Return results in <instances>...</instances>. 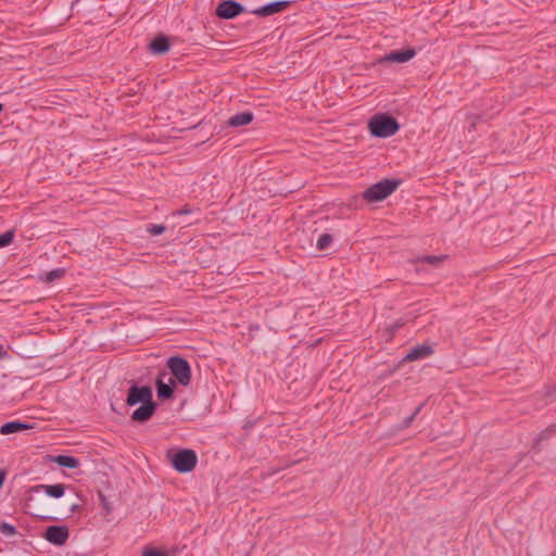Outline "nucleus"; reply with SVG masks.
<instances>
[{
    "label": "nucleus",
    "mask_w": 556,
    "mask_h": 556,
    "mask_svg": "<svg viewBox=\"0 0 556 556\" xmlns=\"http://www.w3.org/2000/svg\"><path fill=\"white\" fill-rule=\"evenodd\" d=\"M66 490V485L63 483H55V484H37L33 485L27 490V495L24 498V508L27 514H30L37 519L41 520H58L54 516H47L43 514L38 513L36 509H34L33 503L35 502L34 493H40L45 492L47 496L53 497V498H61L64 496Z\"/></svg>",
    "instance_id": "nucleus-1"
},
{
    "label": "nucleus",
    "mask_w": 556,
    "mask_h": 556,
    "mask_svg": "<svg viewBox=\"0 0 556 556\" xmlns=\"http://www.w3.org/2000/svg\"><path fill=\"white\" fill-rule=\"evenodd\" d=\"M368 129L374 137L389 138L399 131L400 124L392 115L380 113L369 119Z\"/></svg>",
    "instance_id": "nucleus-2"
},
{
    "label": "nucleus",
    "mask_w": 556,
    "mask_h": 556,
    "mask_svg": "<svg viewBox=\"0 0 556 556\" xmlns=\"http://www.w3.org/2000/svg\"><path fill=\"white\" fill-rule=\"evenodd\" d=\"M172 378L176 383L188 387L191 382L192 371L189 362L182 356H170L166 361Z\"/></svg>",
    "instance_id": "nucleus-3"
},
{
    "label": "nucleus",
    "mask_w": 556,
    "mask_h": 556,
    "mask_svg": "<svg viewBox=\"0 0 556 556\" xmlns=\"http://www.w3.org/2000/svg\"><path fill=\"white\" fill-rule=\"evenodd\" d=\"M400 184L401 180L399 179H384L378 181L364 191L363 198L370 203L383 201L397 189Z\"/></svg>",
    "instance_id": "nucleus-4"
},
{
    "label": "nucleus",
    "mask_w": 556,
    "mask_h": 556,
    "mask_svg": "<svg viewBox=\"0 0 556 556\" xmlns=\"http://www.w3.org/2000/svg\"><path fill=\"white\" fill-rule=\"evenodd\" d=\"M198 463V456L193 450L182 448L172 457L173 468L180 473L192 471Z\"/></svg>",
    "instance_id": "nucleus-5"
},
{
    "label": "nucleus",
    "mask_w": 556,
    "mask_h": 556,
    "mask_svg": "<svg viewBox=\"0 0 556 556\" xmlns=\"http://www.w3.org/2000/svg\"><path fill=\"white\" fill-rule=\"evenodd\" d=\"M247 8L235 0H220L215 9V15L220 20H232L248 12Z\"/></svg>",
    "instance_id": "nucleus-6"
},
{
    "label": "nucleus",
    "mask_w": 556,
    "mask_h": 556,
    "mask_svg": "<svg viewBox=\"0 0 556 556\" xmlns=\"http://www.w3.org/2000/svg\"><path fill=\"white\" fill-rule=\"evenodd\" d=\"M176 382L166 371L159 372L155 379L156 395L160 400H169L174 395Z\"/></svg>",
    "instance_id": "nucleus-7"
},
{
    "label": "nucleus",
    "mask_w": 556,
    "mask_h": 556,
    "mask_svg": "<svg viewBox=\"0 0 556 556\" xmlns=\"http://www.w3.org/2000/svg\"><path fill=\"white\" fill-rule=\"evenodd\" d=\"M153 401L152 388L149 386L132 384L127 394L126 404L128 406H135L137 404H143L146 402Z\"/></svg>",
    "instance_id": "nucleus-8"
},
{
    "label": "nucleus",
    "mask_w": 556,
    "mask_h": 556,
    "mask_svg": "<svg viewBox=\"0 0 556 556\" xmlns=\"http://www.w3.org/2000/svg\"><path fill=\"white\" fill-rule=\"evenodd\" d=\"M42 538L52 545L63 546L70 538V529L67 526H49L42 533Z\"/></svg>",
    "instance_id": "nucleus-9"
},
{
    "label": "nucleus",
    "mask_w": 556,
    "mask_h": 556,
    "mask_svg": "<svg viewBox=\"0 0 556 556\" xmlns=\"http://www.w3.org/2000/svg\"><path fill=\"white\" fill-rule=\"evenodd\" d=\"M293 3L292 0H276L261 5L256 9L250 10L249 13L258 17H267L280 13L288 9Z\"/></svg>",
    "instance_id": "nucleus-10"
},
{
    "label": "nucleus",
    "mask_w": 556,
    "mask_h": 556,
    "mask_svg": "<svg viewBox=\"0 0 556 556\" xmlns=\"http://www.w3.org/2000/svg\"><path fill=\"white\" fill-rule=\"evenodd\" d=\"M416 55L414 48H407L404 50H393L390 53L379 59V63L392 62V63H405L412 60Z\"/></svg>",
    "instance_id": "nucleus-11"
},
{
    "label": "nucleus",
    "mask_w": 556,
    "mask_h": 556,
    "mask_svg": "<svg viewBox=\"0 0 556 556\" xmlns=\"http://www.w3.org/2000/svg\"><path fill=\"white\" fill-rule=\"evenodd\" d=\"M156 407L157 404L154 401L146 402L132 412L131 419L136 422L143 424L152 418Z\"/></svg>",
    "instance_id": "nucleus-12"
},
{
    "label": "nucleus",
    "mask_w": 556,
    "mask_h": 556,
    "mask_svg": "<svg viewBox=\"0 0 556 556\" xmlns=\"http://www.w3.org/2000/svg\"><path fill=\"white\" fill-rule=\"evenodd\" d=\"M434 350L431 345L420 344L412 348L409 352L403 357L402 362H415L431 356Z\"/></svg>",
    "instance_id": "nucleus-13"
},
{
    "label": "nucleus",
    "mask_w": 556,
    "mask_h": 556,
    "mask_svg": "<svg viewBox=\"0 0 556 556\" xmlns=\"http://www.w3.org/2000/svg\"><path fill=\"white\" fill-rule=\"evenodd\" d=\"M170 49L169 37L164 34H159L149 43V50L154 55H163Z\"/></svg>",
    "instance_id": "nucleus-14"
},
{
    "label": "nucleus",
    "mask_w": 556,
    "mask_h": 556,
    "mask_svg": "<svg viewBox=\"0 0 556 556\" xmlns=\"http://www.w3.org/2000/svg\"><path fill=\"white\" fill-rule=\"evenodd\" d=\"M31 428H33L31 425H28L21 420H13V421H8V422H4L3 425H1L0 433L3 435H8V434H12V433H17V432H21L24 430H28Z\"/></svg>",
    "instance_id": "nucleus-15"
},
{
    "label": "nucleus",
    "mask_w": 556,
    "mask_h": 556,
    "mask_svg": "<svg viewBox=\"0 0 556 556\" xmlns=\"http://www.w3.org/2000/svg\"><path fill=\"white\" fill-rule=\"evenodd\" d=\"M253 118H254V115L252 112H249V111L240 112V113L232 115L228 119L227 125L230 127H241V126L249 125L253 121Z\"/></svg>",
    "instance_id": "nucleus-16"
},
{
    "label": "nucleus",
    "mask_w": 556,
    "mask_h": 556,
    "mask_svg": "<svg viewBox=\"0 0 556 556\" xmlns=\"http://www.w3.org/2000/svg\"><path fill=\"white\" fill-rule=\"evenodd\" d=\"M51 460L60 467L67 469H75L79 466V460L71 455H56L51 456Z\"/></svg>",
    "instance_id": "nucleus-17"
},
{
    "label": "nucleus",
    "mask_w": 556,
    "mask_h": 556,
    "mask_svg": "<svg viewBox=\"0 0 556 556\" xmlns=\"http://www.w3.org/2000/svg\"><path fill=\"white\" fill-rule=\"evenodd\" d=\"M446 258V255H422L418 256L414 260L415 264H427L432 267H439L443 261Z\"/></svg>",
    "instance_id": "nucleus-18"
},
{
    "label": "nucleus",
    "mask_w": 556,
    "mask_h": 556,
    "mask_svg": "<svg viewBox=\"0 0 556 556\" xmlns=\"http://www.w3.org/2000/svg\"><path fill=\"white\" fill-rule=\"evenodd\" d=\"M64 268H55L40 276V279L47 283L60 280L65 276Z\"/></svg>",
    "instance_id": "nucleus-19"
},
{
    "label": "nucleus",
    "mask_w": 556,
    "mask_h": 556,
    "mask_svg": "<svg viewBox=\"0 0 556 556\" xmlns=\"http://www.w3.org/2000/svg\"><path fill=\"white\" fill-rule=\"evenodd\" d=\"M332 241H333L332 235L321 233L316 241V248L319 251H325L331 245Z\"/></svg>",
    "instance_id": "nucleus-20"
},
{
    "label": "nucleus",
    "mask_w": 556,
    "mask_h": 556,
    "mask_svg": "<svg viewBox=\"0 0 556 556\" xmlns=\"http://www.w3.org/2000/svg\"><path fill=\"white\" fill-rule=\"evenodd\" d=\"M556 433V425H551L541 431L536 437V442H542L551 439Z\"/></svg>",
    "instance_id": "nucleus-21"
},
{
    "label": "nucleus",
    "mask_w": 556,
    "mask_h": 556,
    "mask_svg": "<svg viewBox=\"0 0 556 556\" xmlns=\"http://www.w3.org/2000/svg\"><path fill=\"white\" fill-rule=\"evenodd\" d=\"M0 532L5 536H13L17 533L16 528L5 521L0 522Z\"/></svg>",
    "instance_id": "nucleus-22"
},
{
    "label": "nucleus",
    "mask_w": 556,
    "mask_h": 556,
    "mask_svg": "<svg viewBox=\"0 0 556 556\" xmlns=\"http://www.w3.org/2000/svg\"><path fill=\"white\" fill-rule=\"evenodd\" d=\"M14 239V231L8 230L0 235V248L10 245Z\"/></svg>",
    "instance_id": "nucleus-23"
},
{
    "label": "nucleus",
    "mask_w": 556,
    "mask_h": 556,
    "mask_svg": "<svg viewBox=\"0 0 556 556\" xmlns=\"http://www.w3.org/2000/svg\"><path fill=\"white\" fill-rule=\"evenodd\" d=\"M164 225L159 224H151L148 226L147 231L152 236H160L165 231Z\"/></svg>",
    "instance_id": "nucleus-24"
},
{
    "label": "nucleus",
    "mask_w": 556,
    "mask_h": 556,
    "mask_svg": "<svg viewBox=\"0 0 556 556\" xmlns=\"http://www.w3.org/2000/svg\"><path fill=\"white\" fill-rule=\"evenodd\" d=\"M142 556H166V554L154 548H147L144 549Z\"/></svg>",
    "instance_id": "nucleus-25"
},
{
    "label": "nucleus",
    "mask_w": 556,
    "mask_h": 556,
    "mask_svg": "<svg viewBox=\"0 0 556 556\" xmlns=\"http://www.w3.org/2000/svg\"><path fill=\"white\" fill-rule=\"evenodd\" d=\"M415 418L416 417L413 414L409 415L408 417H406L403 421V428H408L412 425V422L415 420Z\"/></svg>",
    "instance_id": "nucleus-26"
},
{
    "label": "nucleus",
    "mask_w": 556,
    "mask_h": 556,
    "mask_svg": "<svg viewBox=\"0 0 556 556\" xmlns=\"http://www.w3.org/2000/svg\"><path fill=\"white\" fill-rule=\"evenodd\" d=\"M191 213V208L188 205H185L181 210H178L175 214L182 215Z\"/></svg>",
    "instance_id": "nucleus-27"
},
{
    "label": "nucleus",
    "mask_w": 556,
    "mask_h": 556,
    "mask_svg": "<svg viewBox=\"0 0 556 556\" xmlns=\"http://www.w3.org/2000/svg\"><path fill=\"white\" fill-rule=\"evenodd\" d=\"M9 357L8 351L0 344V358L5 359Z\"/></svg>",
    "instance_id": "nucleus-28"
},
{
    "label": "nucleus",
    "mask_w": 556,
    "mask_h": 556,
    "mask_svg": "<svg viewBox=\"0 0 556 556\" xmlns=\"http://www.w3.org/2000/svg\"><path fill=\"white\" fill-rule=\"evenodd\" d=\"M424 406H425V403L419 404L412 414L416 417L421 412Z\"/></svg>",
    "instance_id": "nucleus-29"
},
{
    "label": "nucleus",
    "mask_w": 556,
    "mask_h": 556,
    "mask_svg": "<svg viewBox=\"0 0 556 556\" xmlns=\"http://www.w3.org/2000/svg\"><path fill=\"white\" fill-rule=\"evenodd\" d=\"M79 507L80 506L78 504H72L71 507H70V513L71 514L76 513L79 509Z\"/></svg>",
    "instance_id": "nucleus-30"
},
{
    "label": "nucleus",
    "mask_w": 556,
    "mask_h": 556,
    "mask_svg": "<svg viewBox=\"0 0 556 556\" xmlns=\"http://www.w3.org/2000/svg\"><path fill=\"white\" fill-rule=\"evenodd\" d=\"M4 110V105L2 103H0V114L3 112Z\"/></svg>",
    "instance_id": "nucleus-31"
}]
</instances>
